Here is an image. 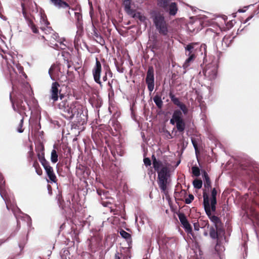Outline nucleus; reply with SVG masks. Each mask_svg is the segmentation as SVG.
<instances>
[{
    "instance_id": "obj_1",
    "label": "nucleus",
    "mask_w": 259,
    "mask_h": 259,
    "mask_svg": "<svg viewBox=\"0 0 259 259\" xmlns=\"http://www.w3.org/2000/svg\"><path fill=\"white\" fill-rule=\"evenodd\" d=\"M21 6L23 16L28 26L33 33H37L38 30L34 23L35 17L33 15V13H37L38 11L36 4L34 1H21Z\"/></svg>"
},
{
    "instance_id": "obj_2",
    "label": "nucleus",
    "mask_w": 259,
    "mask_h": 259,
    "mask_svg": "<svg viewBox=\"0 0 259 259\" xmlns=\"http://www.w3.org/2000/svg\"><path fill=\"white\" fill-rule=\"evenodd\" d=\"M76 116L77 118V122L83 125L86 123V116L83 114V107L80 103L77 101H72L70 105L66 119L71 120Z\"/></svg>"
},
{
    "instance_id": "obj_3",
    "label": "nucleus",
    "mask_w": 259,
    "mask_h": 259,
    "mask_svg": "<svg viewBox=\"0 0 259 259\" xmlns=\"http://www.w3.org/2000/svg\"><path fill=\"white\" fill-rule=\"evenodd\" d=\"M152 19L156 30L162 35L166 36L168 33V24L163 14L155 13L152 16Z\"/></svg>"
},
{
    "instance_id": "obj_4",
    "label": "nucleus",
    "mask_w": 259,
    "mask_h": 259,
    "mask_svg": "<svg viewBox=\"0 0 259 259\" xmlns=\"http://www.w3.org/2000/svg\"><path fill=\"white\" fill-rule=\"evenodd\" d=\"M170 175L169 168L163 166L159 171L157 177V183L161 192L165 193L167 186L170 182Z\"/></svg>"
},
{
    "instance_id": "obj_5",
    "label": "nucleus",
    "mask_w": 259,
    "mask_h": 259,
    "mask_svg": "<svg viewBox=\"0 0 259 259\" xmlns=\"http://www.w3.org/2000/svg\"><path fill=\"white\" fill-rule=\"evenodd\" d=\"M203 205L206 214L208 215L210 221L213 223L215 227L220 230L221 227H223V224L220 219L216 215H212L211 213V207L209 203L208 195L205 192L203 193Z\"/></svg>"
},
{
    "instance_id": "obj_6",
    "label": "nucleus",
    "mask_w": 259,
    "mask_h": 259,
    "mask_svg": "<svg viewBox=\"0 0 259 259\" xmlns=\"http://www.w3.org/2000/svg\"><path fill=\"white\" fill-rule=\"evenodd\" d=\"M25 97L22 94H18L14 98H12L11 93L10 94V99L13 109L18 112L21 116H23L24 114H25V111L27 108L25 103L23 101Z\"/></svg>"
},
{
    "instance_id": "obj_7",
    "label": "nucleus",
    "mask_w": 259,
    "mask_h": 259,
    "mask_svg": "<svg viewBox=\"0 0 259 259\" xmlns=\"http://www.w3.org/2000/svg\"><path fill=\"white\" fill-rule=\"evenodd\" d=\"M60 101L58 104L57 107L60 111L61 114L66 118L69 108L72 101L69 97L65 96L64 95H60Z\"/></svg>"
},
{
    "instance_id": "obj_8",
    "label": "nucleus",
    "mask_w": 259,
    "mask_h": 259,
    "mask_svg": "<svg viewBox=\"0 0 259 259\" xmlns=\"http://www.w3.org/2000/svg\"><path fill=\"white\" fill-rule=\"evenodd\" d=\"M102 69L101 63L98 58H96V63L92 69V74L94 81L99 85L101 89L103 87V83L101 80Z\"/></svg>"
},
{
    "instance_id": "obj_9",
    "label": "nucleus",
    "mask_w": 259,
    "mask_h": 259,
    "mask_svg": "<svg viewBox=\"0 0 259 259\" xmlns=\"http://www.w3.org/2000/svg\"><path fill=\"white\" fill-rule=\"evenodd\" d=\"M205 77L209 80L216 78L218 74V67L215 64H209L207 65L203 70Z\"/></svg>"
},
{
    "instance_id": "obj_10",
    "label": "nucleus",
    "mask_w": 259,
    "mask_h": 259,
    "mask_svg": "<svg viewBox=\"0 0 259 259\" xmlns=\"http://www.w3.org/2000/svg\"><path fill=\"white\" fill-rule=\"evenodd\" d=\"M169 1H160L158 4L159 6L163 7L164 11L167 12L170 16H175L177 13L178 7L176 3L169 4Z\"/></svg>"
},
{
    "instance_id": "obj_11",
    "label": "nucleus",
    "mask_w": 259,
    "mask_h": 259,
    "mask_svg": "<svg viewBox=\"0 0 259 259\" xmlns=\"http://www.w3.org/2000/svg\"><path fill=\"white\" fill-rule=\"evenodd\" d=\"M145 81L148 90L150 92L153 91L154 88V70L152 66L148 67Z\"/></svg>"
},
{
    "instance_id": "obj_12",
    "label": "nucleus",
    "mask_w": 259,
    "mask_h": 259,
    "mask_svg": "<svg viewBox=\"0 0 259 259\" xmlns=\"http://www.w3.org/2000/svg\"><path fill=\"white\" fill-rule=\"evenodd\" d=\"M169 97L173 104L180 108V110L182 112V113L185 115L188 113V108L184 103L180 101L179 98L176 97L171 92L169 94Z\"/></svg>"
},
{
    "instance_id": "obj_13",
    "label": "nucleus",
    "mask_w": 259,
    "mask_h": 259,
    "mask_svg": "<svg viewBox=\"0 0 259 259\" xmlns=\"http://www.w3.org/2000/svg\"><path fill=\"white\" fill-rule=\"evenodd\" d=\"M5 183V182L4 180V177L2 174H0V194L5 201L7 209H9V203L11 202V200L7 192L4 188Z\"/></svg>"
},
{
    "instance_id": "obj_14",
    "label": "nucleus",
    "mask_w": 259,
    "mask_h": 259,
    "mask_svg": "<svg viewBox=\"0 0 259 259\" xmlns=\"http://www.w3.org/2000/svg\"><path fill=\"white\" fill-rule=\"evenodd\" d=\"M59 87L60 84L58 82H54L52 84L51 89L50 90V99L53 100V102H56L58 100L60 95H62L60 93L61 91H59Z\"/></svg>"
},
{
    "instance_id": "obj_15",
    "label": "nucleus",
    "mask_w": 259,
    "mask_h": 259,
    "mask_svg": "<svg viewBox=\"0 0 259 259\" xmlns=\"http://www.w3.org/2000/svg\"><path fill=\"white\" fill-rule=\"evenodd\" d=\"M125 11L130 15L135 17L136 16V12L138 8L134 1H123Z\"/></svg>"
},
{
    "instance_id": "obj_16",
    "label": "nucleus",
    "mask_w": 259,
    "mask_h": 259,
    "mask_svg": "<svg viewBox=\"0 0 259 259\" xmlns=\"http://www.w3.org/2000/svg\"><path fill=\"white\" fill-rule=\"evenodd\" d=\"M50 32L48 36H47V37H45L44 36H42V37L47 41H50L51 44L58 47V45L56 42L59 43L60 45L62 44V41L61 38H60L58 34L55 32L53 30H50Z\"/></svg>"
},
{
    "instance_id": "obj_17",
    "label": "nucleus",
    "mask_w": 259,
    "mask_h": 259,
    "mask_svg": "<svg viewBox=\"0 0 259 259\" xmlns=\"http://www.w3.org/2000/svg\"><path fill=\"white\" fill-rule=\"evenodd\" d=\"M197 45L196 43H190L185 47V54L186 56H192L193 58L196 57L197 48L196 46Z\"/></svg>"
},
{
    "instance_id": "obj_18",
    "label": "nucleus",
    "mask_w": 259,
    "mask_h": 259,
    "mask_svg": "<svg viewBox=\"0 0 259 259\" xmlns=\"http://www.w3.org/2000/svg\"><path fill=\"white\" fill-rule=\"evenodd\" d=\"M217 191L216 188H213L211 192V197L209 199V203L211 211H215L216 210V204H217Z\"/></svg>"
},
{
    "instance_id": "obj_19",
    "label": "nucleus",
    "mask_w": 259,
    "mask_h": 259,
    "mask_svg": "<svg viewBox=\"0 0 259 259\" xmlns=\"http://www.w3.org/2000/svg\"><path fill=\"white\" fill-rule=\"evenodd\" d=\"M183 117V113H182V115L180 116L179 119H177V122L176 123L177 131L181 134L184 133L186 127V123Z\"/></svg>"
},
{
    "instance_id": "obj_20",
    "label": "nucleus",
    "mask_w": 259,
    "mask_h": 259,
    "mask_svg": "<svg viewBox=\"0 0 259 259\" xmlns=\"http://www.w3.org/2000/svg\"><path fill=\"white\" fill-rule=\"evenodd\" d=\"M224 230L223 227H221L220 230L217 229L215 227H211L209 230V235L212 239H218L219 235L224 233Z\"/></svg>"
},
{
    "instance_id": "obj_21",
    "label": "nucleus",
    "mask_w": 259,
    "mask_h": 259,
    "mask_svg": "<svg viewBox=\"0 0 259 259\" xmlns=\"http://www.w3.org/2000/svg\"><path fill=\"white\" fill-rule=\"evenodd\" d=\"M151 158L153 162V168H154L155 170L156 171L158 174L159 171H160L162 167L164 166L163 165L161 161L156 159L154 154L152 155Z\"/></svg>"
},
{
    "instance_id": "obj_22",
    "label": "nucleus",
    "mask_w": 259,
    "mask_h": 259,
    "mask_svg": "<svg viewBox=\"0 0 259 259\" xmlns=\"http://www.w3.org/2000/svg\"><path fill=\"white\" fill-rule=\"evenodd\" d=\"M47 175L48 177L49 178L50 180L56 183L57 181V177L54 172L53 168L52 166L49 167L48 168H46L45 169Z\"/></svg>"
},
{
    "instance_id": "obj_23",
    "label": "nucleus",
    "mask_w": 259,
    "mask_h": 259,
    "mask_svg": "<svg viewBox=\"0 0 259 259\" xmlns=\"http://www.w3.org/2000/svg\"><path fill=\"white\" fill-rule=\"evenodd\" d=\"M74 15L76 27L78 29H81L83 27L82 15L79 12H75Z\"/></svg>"
},
{
    "instance_id": "obj_24",
    "label": "nucleus",
    "mask_w": 259,
    "mask_h": 259,
    "mask_svg": "<svg viewBox=\"0 0 259 259\" xmlns=\"http://www.w3.org/2000/svg\"><path fill=\"white\" fill-rule=\"evenodd\" d=\"M45 148L43 145H40L36 147V151L37 156L39 161L41 160V158L45 159Z\"/></svg>"
},
{
    "instance_id": "obj_25",
    "label": "nucleus",
    "mask_w": 259,
    "mask_h": 259,
    "mask_svg": "<svg viewBox=\"0 0 259 259\" xmlns=\"http://www.w3.org/2000/svg\"><path fill=\"white\" fill-rule=\"evenodd\" d=\"M180 115H182V111L179 109L174 110L172 118L170 120V123L174 125L176 124L177 119H179Z\"/></svg>"
},
{
    "instance_id": "obj_26",
    "label": "nucleus",
    "mask_w": 259,
    "mask_h": 259,
    "mask_svg": "<svg viewBox=\"0 0 259 259\" xmlns=\"http://www.w3.org/2000/svg\"><path fill=\"white\" fill-rule=\"evenodd\" d=\"M54 5L57 7L58 8H67L70 9L71 8L70 6L68 4L66 3L65 1H52Z\"/></svg>"
},
{
    "instance_id": "obj_27",
    "label": "nucleus",
    "mask_w": 259,
    "mask_h": 259,
    "mask_svg": "<svg viewBox=\"0 0 259 259\" xmlns=\"http://www.w3.org/2000/svg\"><path fill=\"white\" fill-rule=\"evenodd\" d=\"M203 177H204V187L209 190L211 187V183L207 173L205 171H204L203 172Z\"/></svg>"
},
{
    "instance_id": "obj_28",
    "label": "nucleus",
    "mask_w": 259,
    "mask_h": 259,
    "mask_svg": "<svg viewBox=\"0 0 259 259\" xmlns=\"http://www.w3.org/2000/svg\"><path fill=\"white\" fill-rule=\"evenodd\" d=\"M153 101L159 109H161L163 106V102L161 100V96L156 93V95L153 97Z\"/></svg>"
},
{
    "instance_id": "obj_29",
    "label": "nucleus",
    "mask_w": 259,
    "mask_h": 259,
    "mask_svg": "<svg viewBox=\"0 0 259 259\" xmlns=\"http://www.w3.org/2000/svg\"><path fill=\"white\" fill-rule=\"evenodd\" d=\"M182 225L188 234H191L193 236L192 228L188 221Z\"/></svg>"
},
{
    "instance_id": "obj_30",
    "label": "nucleus",
    "mask_w": 259,
    "mask_h": 259,
    "mask_svg": "<svg viewBox=\"0 0 259 259\" xmlns=\"http://www.w3.org/2000/svg\"><path fill=\"white\" fill-rule=\"evenodd\" d=\"M33 167H34V168H35V171L37 175H38L39 176L42 175V170L41 167H40L38 162L36 159L33 161Z\"/></svg>"
},
{
    "instance_id": "obj_31",
    "label": "nucleus",
    "mask_w": 259,
    "mask_h": 259,
    "mask_svg": "<svg viewBox=\"0 0 259 259\" xmlns=\"http://www.w3.org/2000/svg\"><path fill=\"white\" fill-rule=\"evenodd\" d=\"M187 195V192L185 190H181L180 193L177 192H175V196L176 199H178L180 200H183V197H185Z\"/></svg>"
},
{
    "instance_id": "obj_32",
    "label": "nucleus",
    "mask_w": 259,
    "mask_h": 259,
    "mask_svg": "<svg viewBox=\"0 0 259 259\" xmlns=\"http://www.w3.org/2000/svg\"><path fill=\"white\" fill-rule=\"evenodd\" d=\"M51 160L54 163H56L58 160V155L55 149H53L51 152Z\"/></svg>"
},
{
    "instance_id": "obj_33",
    "label": "nucleus",
    "mask_w": 259,
    "mask_h": 259,
    "mask_svg": "<svg viewBox=\"0 0 259 259\" xmlns=\"http://www.w3.org/2000/svg\"><path fill=\"white\" fill-rule=\"evenodd\" d=\"M178 215L182 225L188 221L184 213L179 212L178 213Z\"/></svg>"
},
{
    "instance_id": "obj_34",
    "label": "nucleus",
    "mask_w": 259,
    "mask_h": 259,
    "mask_svg": "<svg viewBox=\"0 0 259 259\" xmlns=\"http://www.w3.org/2000/svg\"><path fill=\"white\" fill-rule=\"evenodd\" d=\"M193 184L195 188L199 189L202 187V181L201 180L196 179L193 181Z\"/></svg>"
},
{
    "instance_id": "obj_35",
    "label": "nucleus",
    "mask_w": 259,
    "mask_h": 259,
    "mask_svg": "<svg viewBox=\"0 0 259 259\" xmlns=\"http://www.w3.org/2000/svg\"><path fill=\"white\" fill-rule=\"evenodd\" d=\"M188 58L186 59L185 63L183 64V67L186 69L190 66V64L191 62L193 61L195 58H193L192 56H188Z\"/></svg>"
},
{
    "instance_id": "obj_36",
    "label": "nucleus",
    "mask_w": 259,
    "mask_h": 259,
    "mask_svg": "<svg viewBox=\"0 0 259 259\" xmlns=\"http://www.w3.org/2000/svg\"><path fill=\"white\" fill-rule=\"evenodd\" d=\"M120 234L122 237L126 240H130L131 239V235L123 230H121L120 231Z\"/></svg>"
},
{
    "instance_id": "obj_37",
    "label": "nucleus",
    "mask_w": 259,
    "mask_h": 259,
    "mask_svg": "<svg viewBox=\"0 0 259 259\" xmlns=\"http://www.w3.org/2000/svg\"><path fill=\"white\" fill-rule=\"evenodd\" d=\"M23 121H24V116H21L20 122L19 125L17 127V131L20 133L23 132V131H24V130L22 128L23 124Z\"/></svg>"
},
{
    "instance_id": "obj_38",
    "label": "nucleus",
    "mask_w": 259,
    "mask_h": 259,
    "mask_svg": "<svg viewBox=\"0 0 259 259\" xmlns=\"http://www.w3.org/2000/svg\"><path fill=\"white\" fill-rule=\"evenodd\" d=\"M192 174L196 177L200 176V169L197 166H193L192 167Z\"/></svg>"
},
{
    "instance_id": "obj_39",
    "label": "nucleus",
    "mask_w": 259,
    "mask_h": 259,
    "mask_svg": "<svg viewBox=\"0 0 259 259\" xmlns=\"http://www.w3.org/2000/svg\"><path fill=\"white\" fill-rule=\"evenodd\" d=\"M39 161L41 163L45 169H46V168H49V167H51L49 162L45 158H41V160Z\"/></svg>"
},
{
    "instance_id": "obj_40",
    "label": "nucleus",
    "mask_w": 259,
    "mask_h": 259,
    "mask_svg": "<svg viewBox=\"0 0 259 259\" xmlns=\"http://www.w3.org/2000/svg\"><path fill=\"white\" fill-rule=\"evenodd\" d=\"M200 227L203 228L205 227L208 228L209 226L208 220L201 221L200 222Z\"/></svg>"
},
{
    "instance_id": "obj_41",
    "label": "nucleus",
    "mask_w": 259,
    "mask_h": 259,
    "mask_svg": "<svg viewBox=\"0 0 259 259\" xmlns=\"http://www.w3.org/2000/svg\"><path fill=\"white\" fill-rule=\"evenodd\" d=\"M93 34L97 39H100V40L102 39L101 36L100 35L98 30L96 29V28L95 27H94Z\"/></svg>"
},
{
    "instance_id": "obj_42",
    "label": "nucleus",
    "mask_w": 259,
    "mask_h": 259,
    "mask_svg": "<svg viewBox=\"0 0 259 259\" xmlns=\"http://www.w3.org/2000/svg\"><path fill=\"white\" fill-rule=\"evenodd\" d=\"M192 143L193 145V147L195 150L196 152L198 151V142L197 140L195 138H192L191 139Z\"/></svg>"
},
{
    "instance_id": "obj_43",
    "label": "nucleus",
    "mask_w": 259,
    "mask_h": 259,
    "mask_svg": "<svg viewBox=\"0 0 259 259\" xmlns=\"http://www.w3.org/2000/svg\"><path fill=\"white\" fill-rule=\"evenodd\" d=\"M194 196L192 194H189V197L185 199V202L186 204H190L194 200Z\"/></svg>"
},
{
    "instance_id": "obj_44",
    "label": "nucleus",
    "mask_w": 259,
    "mask_h": 259,
    "mask_svg": "<svg viewBox=\"0 0 259 259\" xmlns=\"http://www.w3.org/2000/svg\"><path fill=\"white\" fill-rule=\"evenodd\" d=\"M28 158H30L31 160H33L34 158V153L32 150V148L30 147V150L28 153Z\"/></svg>"
},
{
    "instance_id": "obj_45",
    "label": "nucleus",
    "mask_w": 259,
    "mask_h": 259,
    "mask_svg": "<svg viewBox=\"0 0 259 259\" xmlns=\"http://www.w3.org/2000/svg\"><path fill=\"white\" fill-rule=\"evenodd\" d=\"M114 79H112L111 81H109L108 82V86L109 87L108 91L109 93H111L112 94L114 93V90L112 87V83L113 82Z\"/></svg>"
},
{
    "instance_id": "obj_46",
    "label": "nucleus",
    "mask_w": 259,
    "mask_h": 259,
    "mask_svg": "<svg viewBox=\"0 0 259 259\" xmlns=\"http://www.w3.org/2000/svg\"><path fill=\"white\" fill-rule=\"evenodd\" d=\"M144 163L146 166H150L151 164V161L150 159L148 157H146L144 158Z\"/></svg>"
},
{
    "instance_id": "obj_47",
    "label": "nucleus",
    "mask_w": 259,
    "mask_h": 259,
    "mask_svg": "<svg viewBox=\"0 0 259 259\" xmlns=\"http://www.w3.org/2000/svg\"><path fill=\"white\" fill-rule=\"evenodd\" d=\"M56 69L59 70L60 68L58 67V66L55 65H53L51 67V68L49 69V73L51 76L52 75V72L55 71Z\"/></svg>"
},
{
    "instance_id": "obj_48",
    "label": "nucleus",
    "mask_w": 259,
    "mask_h": 259,
    "mask_svg": "<svg viewBox=\"0 0 259 259\" xmlns=\"http://www.w3.org/2000/svg\"><path fill=\"white\" fill-rule=\"evenodd\" d=\"M97 193L99 195L101 196L102 194H103L105 197H106V195L108 193V192L102 190H97Z\"/></svg>"
},
{
    "instance_id": "obj_49",
    "label": "nucleus",
    "mask_w": 259,
    "mask_h": 259,
    "mask_svg": "<svg viewBox=\"0 0 259 259\" xmlns=\"http://www.w3.org/2000/svg\"><path fill=\"white\" fill-rule=\"evenodd\" d=\"M221 246L220 244L219 241L217 240L216 245L215 246V250L218 252V254H219V251L220 250V248H221Z\"/></svg>"
},
{
    "instance_id": "obj_50",
    "label": "nucleus",
    "mask_w": 259,
    "mask_h": 259,
    "mask_svg": "<svg viewBox=\"0 0 259 259\" xmlns=\"http://www.w3.org/2000/svg\"><path fill=\"white\" fill-rule=\"evenodd\" d=\"M200 227V225L199 223H194V228L195 230L198 231L199 230Z\"/></svg>"
},
{
    "instance_id": "obj_51",
    "label": "nucleus",
    "mask_w": 259,
    "mask_h": 259,
    "mask_svg": "<svg viewBox=\"0 0 259 259\" xmlns=\"http://www.w3.org/2000/svg\"><path fill=\"white\" fill-rule=\"evenodd\" d=\"M121 255L122 253L116 252V253L115 254L114 259H121Z\"/></svg>"
},
{
    "instance_id": "obj_52",
    "label": "nucleus",
    "mask_w": 259,
    "mask_h": 259,
    "mask_svg": "<svg viewBox=\"0 0 259 259\" xmlns=\"http://www.w3.org/2000/svg\"><path fill=\"white\" fill-rule=\"evenodd\" d=\"M102 204L105 207H108L110 204H111V203L109 202L103 201L102 202Z\"/></svg>"
},
{
    "instance_id": "obj_53",
    "label": "nucleus",
    "mask_w": 259,
    "mask_h": 259,
    "mask_svg": "<svg viewBox=\"0 0 259 259\" xmlns=\"http://www.w3.org/2000/svg\"><path fill=\"white\" fill-rule=\"evenodd\" d=\"M104 69L105 71V73H108V69H110L109 66L108 64L107 65L104 64Z\"/></svg>"
},
{
    "instance_id": "obj_54",
    "label": "nucleus",
    "mask_w": 259,
    "mask_h": 259,
    "mask_svg": "<svg viewBox=\"0 0 259 259\" xmlns=\"http://www.w3.org/2000/svg\"><path fill=\"white\" fill-rule=\"evenodd\" d=\"M60 81L63 82V81H66L67 80V77L64 75L61 76L60 78L59 79Z\"/></svg>"
},
{
    "instance_id": "obj_55",
    "label": "nucleus",
    "mask_w": 259,
    "mask_h": 259,
    "mask_svg": "<svg viewBox=\"0 0 259 259\" xmlns=\"http://www.w3.org/2000/svg\"><path fill=\"white\" fill-rule=\"evenodd\" d=\"M226 26L228 28H231L233 26L232 22L231 21L227 22V23L226 24Z\"/></svg>"
},
{
    "instance_id": "obj_56",
    "label": "nucleus",
    "mask_w": 259,
    "mask_h": 259,
    "mask_svg": "<svg viewBox=\"0 0 259 259\" xmlns=\"http://www.w3.org/2000/svg\"><path fill=\"white\" fill-rule=\"evenodd\" d=\"M108 69V74H109V75L110 77H112L113 76V73L110 69Z\"/></svg>"
},
{
    "instance_id": "obj_57",
    "label": "nucleus",
    "mask_w": 259,
    "mask_h": 259,
    "mask_svg": "<svg viewBox=\"0 0 259 259\" xmlns=\"http://www.w3.org/2000/svg\"><path fill=\"white\" fill-rule=\"evenodd\" d=\"M107 74L106 73H105L103 77V80L104 81H106L107 80Z\"/></svg>"
},
{
    "instance_id": "obj_58",
    "label": "nucleus",
    "mask_w": 259,
    "mask_h": 259,
    "mask_svg": "<svg viewBox=\"0 0 259 259\" xmlns=\"http://www.w3.org/2000/svg\"><path fill=\"white\" fill-rule=\"evenodd\" d=\"M43 21L45 22V24L47 26H48L50 24L49 22L47 20H45V19H44V18H43Z\"/></svg>"
},
{
    "instance_id": "obj_59",
    "label": "nucleus",
    "mask_w": 259,
    "mask_h": 259,
    "mask_svg": "<svg viewBox=\"0 0 259 259\" xmlns=\"http://www.w3.org/2000/svg\"><path fill=\"white\" fill-rule=\"evenodd\" d=\"M6 241L5 239H0V246Z\"/></svg>"
},
{
    "instance_id": "obj_60",
    "label": "nucleus",
    "mask_w": 259,
    "mask_h": 259,
    "mask_svg": "<svg viewBox=\"0 0 259 259\" xmlns=\"http://www.w3.org/2000/svg\"><path fill=\"white\" fill-rule=\"evenodd\" d=\"M252 18V16H250L249 17H248L245 20V22H247V21H248L250 19H251Z\"/></svg>"
},
{
    "instance_id": "obj_61",
    "label": "nucleus",
    "mask_w": 259,
    "mask_h": 259,
    "mask_svg": "<svg viewBox=\"0 0 259 259\" xmlns=\"http://www.w3.org/2000/svg\"><path fill=\"white\" fill-rule=\"evenodd\" d=\"M67 74L68 76H70L72 74H73V72H71V71H67Z\"/></svg>"
},
{
    "instance_id": "obj_62",
    "label": "nucleus",
    "mask_w": 259,
    "mask_h": 259,
    "mask_svg": "<svg viewBox=\"0 0 259 259\" xmlns=\"http://www.w3.org/2000/svg\"><path fill=\"white\" fill-rule=\"evenodd\" d=\"M67 67L68 68H69L71 67V64H70V62L68 61H67Z\"/></svg>"
},
{
    "instance_id": "obj_63",
    "label": "nucleus",
    "mask_w": 259,
    "mask_h": 259,
    "mask_svg": "<svg viewBox=\"0 0 259 259\" xmlns=\"http://www.w3.org/2000/svg\"><path fill=\"white\" fill-rule=\"evenodd\" d=\"M255 12L257 14L259 13V5L257 6V9L255 11Z\"/></svg>"
},
{
    "instance_id": "obj_64",
    "label": "nucleus",
    "mask_w": 259,
    "mask_h": 259,
    "mask_svg": "<svg viewBox=\"0 0 259 259\" xmlns=\"http://www.w3.org/2000/svg\"><path fill=\"white\" fill-rule=\"evenodd\" d=\"M89 4L90 5V7L92 8V3L91 1H89Z\"/></svg>"
}]
</instances>
